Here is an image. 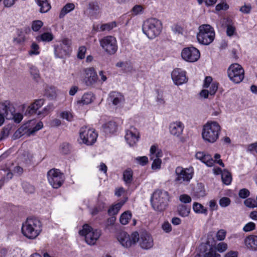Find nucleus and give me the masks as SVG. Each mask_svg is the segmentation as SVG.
<instances>
[{"instance_id":"obj_1","label":"nucleus","mask_w":257,"mask_h":257,"mask_svg":"<svg viewBox=\"0 0 257 257\" xmlns=\"http://www.w3.org/2000/svg\"><path fill=\"white\" fill-rule=\"evenodd\" d=\"M23 234L31 239L36 238L42 230L41 221L36 217H29L23 223L22 228Z\"/></svg>"},{"instance_id":"obj_2","label":"nucleus","mask_w":257,"mask_h":257,"mask_svg":"<svg viewBox=\"0 0 257 257\" xmlns=\"http://www.w3.org/2000/svg\"><path fill=\"white\" fill-rule=\"evenodd\" d=\"M142 30L149 39H153L161 33L162 23L156 18H150L144 22Z\"/></svg>"},{"instance_id":"obj_3","label":"nucleus","mask_w":257,"mask_h":257,"mask_svg":"<svg viewBox=\"0 0 257 257\" xmlns=\"http://www.w3.org/2000/svg\"><path fill=\"white\" fill-rule=\"evenodd\" d=\"M221 127L216 121H208L204 125L202 136L205 142L213 143L219 138Z\"/></svg>"},{"instance_id":"obj_4","label":"nucleus","mask_w":257,"mask_h":257,"mask_svg":"<svg viewBox=\"0 0 257 257\" xmlns=\"http://www.w3.org/2000/svg\"><path fill=\"white\" fill-rule=\"evenodd\" d=\"M169 200V193L162 190H156L153 193L151 198L152 207L155 210L158 211L164 210L168 205Z\"/></svg>"},{"instance_id":"obj_5","label":"nucleus","mask_w":257,"mask_h":257,"mask_svg":"<svg viewBox=\"0 0 257 257\" xmlns=\"http://www.w3.org/2000/svg\"><path fill=\"white\" fill-rule=\"evenodd\" d=\"M35 123L36 121L34 119H32L29 120L26 123L22 125L14 133V137L15 139H19L24 135H26L28 137L30 136L43 127V124L42 121H39L34 126Z\"/></svg>"},{"instance_id":"obj_6","label":"nucleus","mask_w":257,"mask_h":257,"mask_svg":"<svg viewBox=\"0 0 257 257\" xmlns=\"http://www.w3.org/2000/svg\"><path fill=\"white\" fill-rule=\"evenodd\" d=\"M199 32L197 34V39L199 43L204 45H208L211 43L215 38L214 29L208 24L200 25L198 28Z\"/></svg>"},{"instance_id":"obj_7","label":"nucleus","mask_w":257,"mask_h":257,"mask_svg":"<svg viewBox=\"0 0 257 257\" xmlns=\"http://www.w3.org/2000/svg\"><path fill=\"white\" fill-rule=\"evenodd\" d=\"M194 174L193 169L177 167L175 171V182L177 184H187L192 179Z\"/></svg>"},{"instance_id":"obj_8","label":"nucleus","mask_w":257,"mask_h":257,"mask_svg":"<svg viewBox=\"0 0 257 257\" xmlns=\"http://www.w3.org/2000/svg\"><path fill=\"white\" fill-rule=\"evenodd\" d=\"M80 235L85 236L86 242L89 245H94L101 235V231L98 229H93L90 226L85 224L82 229L79 231Z\"/></svg>"},{"instance_id":"obj_9","label":"nucleus","mask_w":257,"mask_h":257,"mask_svg":"<svg viewBox=\"0 0 257 257\" xmlns=\"http://www.w3.org/2000/svg\"><path fill=\"white\" fill-rule=\"evenodd\" d=\"M227 73L230 80L236 84L241 82L244 77V71L237 63L231 64L228 68Z\"/></svg>"},{"instance_id":"obj_10","label":"nucleus","mask_w":257,"mask_h":257,"mask_svg":"<svg viewBox=\"0 0 257 257\" xmlns=\"http://www.w3.org/2000/svg\"><path fill=\"white\" fill-rule=\"evenodd\" d=\"M100 45L103 51L110 55H114L117 51V41L113 36H107L100 40Z\"/></svg>"},{"instance_id":"obj_11","label":"nucleus","mask_w":257,"mask_h":257,"mask_svg":"<svg viewBox=\"0 0 257 257\" xmlns=\"http://www.w3.org/2000/svg\"><path fill=\"white\" fill-rule=\"evenodd\" d=\"M117 240L120 243L125 247H129L133 244H136L139 239V234L135 231L132 233L130 236L126 232L120 231L118 233Z\"/></svg>"},{"instance_id":"obj_12","label":"nucleus","mask_w":257,"mask_h":257,"mask_svg":"<svg viewBox=\"0 0 257 257\" xmlns=\"http://www.w3.org/2000/svg\"><path fill=\"white\" fill-rule=\"evenodd\" d=\"M48 180L54 188H58L64 183L65 177L62 173L58 169H53L47 173Z\"/></svg>"},{"instance_id":"obj_13","label":"nucleus","mask_w":257,"mask_h":257,"mask_svg":"<svg viewBox=\"0 0 257 257\" xmlns=\"http://www.w3.org/2000/svg\"><path fill=\"white\" fill-rule=\"evenodd\" d=\"M80 137L84 144L92 145L96 142L97 134L93 129L82 127L80 130Z\"/></svg>"},{"instance_id":"obj_14","label":"nucleus","mask_w":257,"mask_h":257,"mask_svg":"<svg viewBox=\"0 0 257 257\" xmlns=\"http://www.w3.org/2000/svg\"><path fill=\"white\" fill-rule=\"evenodd\" d=\"M182 58L186 61L194 62L198 60L200 54L199 51L194 47L184 48L181 52Z\"/></svg>"},{"instance_id":"obj_15","label":"nucleus","mask_w":257,"mask_h":257,"mask_svg":"<svg viewBox=\"0 0 257 257\" xmlns=\"http://www.w3.org/2000/svg\"><path fill=\"white\" fill-rule=\"evenodd\" d=\"M83 82L87 86H92L98 80V76L93 67H89L84 69Z\"/></svg>"},{"instance_id":"obj_16","label":"nucleus","mask_w":257,"mask_h":257,"mask_svg":"<svg viewBox=\"0 0 257 257\" xmlns=\"http://www.w3.org/2000/svg\"><path fill=\"white\" fill-rule=\"evenodd\" d=\"M71 41L68 39H64L60 45L55 48V54L57 57L63 58L68 55L70 50Z\"/></svg>"},{"instance_id":"obj_17","label":"nucleus","mask_w":257,"mask_h":257,"mask_svg":"<svg viewBox=\"0 0 257 257\" xmlns=\"http://www.w3.org/2000/svg\"><path fill=\"white\" fill-rule=\"evenodd\" d=\"M140 246L145 249H149L154 245L153 239L150 233L146 231H142L139 234V239L138 241Z\"/></svg>"},{"instance_id":"obj_18","label":"nucleus","mask_w":257,"mask_h":257,"mask_svg":"<svg viewBox=\"0 0 257 257\" xmlns=\"http://www.w3.org/2000/svg\"><path fill=\"white\" fill-rule=\"evenodd\" d=\"M140 139V134L138 130L134 126L126 131L125 139L130 146H134Z\"/></svg>"},{"instance_id":"obj_19","label":"nucleus","mask_w":257,"mask_h":257,"mask_svg":"<svg viewBox=\"0 0 257 257\" xmlns=\"http://www.w3.org/2000/svg\"><path fill=\"white\" fill-rule=\"evenodd\" d=\"M15 112V108L14 104L9 100L0 103V113L7 119H11L13 114Z\"/></svg>"},{"instance_id":"obj_20","label":"nucleus","mask_w":257,"mask_h":257,"mask_svg":"<svg viewBox=\"0 0 257 257\" xmlns=\"http://www.w3.org/2000/svg\"><path fill=\"white\" fill-rule=\"evenodd\" d=\"M172 79L177 85H182L188 81L186 72L180 68L174 69L171 73Z\"/></svg>"},{"instance_id":"obj_21","label":"nucleus","mask_w":257,"mask_h":257,"mask_svg":"<svg viewBox=\"0 0 257 257\" xmlns=\"http://www.w3.org/2000/svg\"><path fill=\"white\" fill-rule=\"evenodd\" d=\"M108 101L115 106H119L124 102V98L122 94L116 91H111L109 94Z\"/></svg>"},{"instance_id":"obj_22","label":"nucleus","mask_w":257,"mask_h":257,"mask_svg":"<svg viewBox=\"0 0 257 257\" xmlns=\"http://www.w3.org/2000/svg\"><path fill=\"white\" fill-rule=\"evenodd\" d=\"M184 125L180 121L171 122L169 125V131L171 135L176 137H179L182 134Z\"/></svg>"},{"instance_id":"obj_23","label":"nucleus","mask_w":257,"mask_h":257,"mask_svg":"<svg viewBox=\"0 0 257 257\" xmlns=\"http://www.w3.org/2000/svg\"><path fill=\"white\" fill-rule=\"evenodd\" d=\"M45 99L43 98H40L35 100L26 110V114L32 115L36 114L37 111L44 104Z\"/></svg>"},{"instance_id":"obj_24","label":"nucleus","mask_w":257,"mask_h":257,"mask_svg":"<svg viewBox=\"0 0 257 257\" xmlns=\"http://www.w3.org/2000/svg\"><path fill=\"white\" fill-rule=\"evenodd\" d=\"M195 157L197 159L200 160L208 167H212L214 161L211 155L205 154L203 152H198L196 153Z\"/></svg>"},{"instance_id":"obj_25","label":"nucleus","mask_w":257,"mask_h":257,"mask_svg":"<svg viewBox=\"0 0 257 257\" xmlns=\"http://www.w3.org/2000/svg\"><path fill=\"white\" fill-rule=\"evenodd\" d=\"M244 244L247 248L257 251V236L250 235L247 236L244 239Z\"/></svg>"},{"instance_id":"obj_26","label":"nucleus","mask_w":257,"mask_h":257,"mask_svg":"<svg viewBox=\"0 0 257 257\" xmlns=\"http://www.w3.org/2000/svg\"><path fill=\"white\" fill-rule=\"evenodd\" d=\"M104 132L106 134H113L117 130V125L115 122L109 121L102 125Z\"/></svg>"},{"instance_id":"obj_27","label":"nucleus","mask_w":257,"mask_h":257,"mask_svg":"<svg viewBox=\"0 0 257 257\" xmlns=\"http://www.w3.org/2000/svg\"><path fill=\"white\" fill-rule=\"evenodd\" d=\"M37 5L40 7V12L45 13L50 11L51 8L50 3L48 0H36Z\"/></svg>"},{"instance_id":"obj_28","label":"nucleus","mask_w":257,"mask_h":257,"mask_svg":"<svg viewBox=\"0 0 257 257\" xmlns=\"http://www.w3.org/2000/svg\"><path fill=\"white\" fill-rule=\"evenodd\" d=\"M88 9L89 10V14L91 16H96L100 11V7L96 1L90 2L88 4Z\"/></svg>"},{"instance_id":"obj_29","label":"nucleus","mask_w":257,"mask_h":257,"mask_svg":"<svg viewBox=\"0 0 257 257\" xmlns=\"http://www.w3.org/2000/svg\"><path fill=\"white\" fill-rule=\"evenodd\" d=\"M190 207L187 205L180 204L177 207L178 214L182 217L188 216L190 212Z\"/></svg>"},{"instance_id":"obj_30","label":"nucleus","mask_w":257,"mask_h":257,"mask_svg":"<svg viewBox=\"0 0 257 257\" xmlns=\"http://www.w3.org/2000/svg\"><path fill=\"white\" fill-rule=\"evenodd\" d=\"M75 8V5L73 3L67 4L61 10L59 14V18H63L67 14L73 11Z\"/></svg>"},{"instance_id":"obj_31","label":"nucleus","mask_w":257,"mask_h":257,"mask_svg":"<svg viewBox=\"0 0 257 257\" xmlns=\"http://www.w3.org/2000/svg\"><path fill=\"white\" fill-rule=\"evenodd\" d=\"M93 95L91 93H86L82 96L81 99L77 101V103L82 105H87L92 101Z\"/></svg>"},{"instance_id":"obj_32","label":"nucleus","mask_w":257,"mask_h":257,"mask_svg":"<svg viewBox=\"0 0 257 257\" xmlns=\"http://www.w3.org/2000/svg\"><path fill=\"white\" fill-rule=\"evenodd\" d=\"M125 201H120L116 204L112 205L111 206L108 210V212L110 215H114L118 212L119 210L122 206V205L124 204Z\"/></svg>"},{"instance_id":"obj_33","label":"nucleus","mask_w":257,"mask_h":257,"mask_svg":"<svg viewBox=\"0 0 257 257\" xmlns=\"http://www.w3.org/2000/svg\"><path fill=\"white\" fill-rule=\"evenodd\" d=\"M133 172L131 169H126L123 173V179L127 184H130L133 181Z\"/></svg>"},{"instance_id":"obj_34","label":"nucleus","mask_w":257,"mask_h":257,"mask_svg":"<svg viewBox=\"0 0 257 257\" xmlns=\"http://www.w3.org/2000/svg\"><path fill=\"white\" fill-rule=\"evenodd\" d=\"M222 182L225 185H229L232 181L231 173L226 170H223L221 175Z\"/></svg>"},{"instance_id":"obj_35","label":"nucleus","mask_w":257,"mask_h":257,"mask_svg":"<svg viewBox=\"0 0 257 257\" xmlns=\"http://www.w3.org/2000/svg\"><path fill=\"white\" fill-rule=\"evenodd\" d=\"M192 208L194 211L197 213L207 214V210L200 203L194 202Z\"/></svg>"},{"instance_id":"obj_36","label":"nucleus","mask_w":257,"mask_h":257,"mask_svg":"<svg viewBox=\"0 0 257 257\" xmlns=\"http://www.w3.org/2000/svg\"><path fill=\"white\" fill-rule=\"evenodd\" d=\"M132 217V213L130 211H126L123 212L120 217V222L123 224L125 225L128 223L129 220Z\"/></svg>"},{"instance_id":"obj_37","label":"nucleus","mask_w":257,"mask_h":257,"mask_svg":"<svg viewBox=\"0 0 257 257\" xmlns=\"http://www.w3.org/2000/svg\"><path fill=\"white\" fill-rule=\"evenodd\" d=\"M46 95L51 99H55L57 96V89L54 87H50L46 89Z\"/></svg>"},{"instance_id":"obj_38","label":"nucleus","mask_w":257,"mask_h":257,"mask_svg":"<svg viewBox=\"0 0 257 257\" xmlns=\"http://www.w3.org/2000/svg\"><path fill=\"white\" fill-rule=\"evenodd\" d=\"M116 27V23L115 22L104 24L100 26V31H109Z\"/></svg>"},{"instance_id":"obj_39","label":"nucleus","mask_w":257,"mask_h":257,"mask_svg":"<svg viewBox=\"0 0 257 257\" xmlns=\"http://www.w3.org/2000/svg\"><path fill=\"white\" fill-rule=\"evenodd\" d=\"M60 116L63 119H66L68 121H71L73 119V115L72 113L68 111H64L60 113Z\"/></svg>"},{"instance_id":"obj_40","label":"nucleus","mask_w":257,"mask_h":257,"mask_svg":"<svg viewBox=\"0 0 257 257\" xmlns=\"http://www.w3.org/2000/svg\"><path fill=\"white\" fill-rule=\"evenodd\" d=\"M23 188L25 192L29 194H32L34 192V187L28 182H23L22 183Z\"/></svg>"},{"instance_id":"obj_41","label":"nucleus","mask_w":257,"mask_h":257,"mask_svg":"<svg viewBox=\"0 0 257 257\" xmlns=\"http://www.w3.org/2000/svg\"><path fill=\"white\" fill-rule=\"evenodd\" d=\"M39 53V46L36 43H33L31 46V50L29 52V55H38Z\"/></svg>"},{"instance_id":"obj_42","label":"nucleus","mask_w":257,"mask_h":257,"mask_svg":"<svg viewBox=\"0 0 257 257\" xmlns=\"http://www.w3.org/2000/svg\"><path fill=\"white\" fill-rule=\"evenodd\" d=\"M43 25V23L40 20H36L33 22L32 29L35 32L38 31Z\"/></svg>"},{"instance_id":"obj_43","label":"nucleus","mask_w":257,"mask_h":257,"mask_svg":"<svg viewBox=\"0 0 257 257\" xmlns=\"http://www.w3.org/2000/svg\"><path fill=\"white\" fill-rule=\"evenodd\" d=\"M193 194L197 198H200L204 197L205 195V191L203 188L199 187L198 188H196L194 190Z\"/></svg>"},{"instance_id":"obj_44","label":"nucleus","mask_w":257,"mask_h":257,"mask_svg":"<svg viewBox=\"0 0 257 257\" xmlns=\"http://www.w3.org/2000/svg\"><path fill=\"white\" fill-rule=\"evenodd\" d=\"M230 199L227 197H223L220 199L219 203L221 207H226L229 206L230 204Z\"/></svg>"},{"instance_id":"obj_45","label":"nucleus","mask_w":257,"mask_h":257,"mask_svg":"<svg viewBox=\"0 0 257 257\" xmlns=\"http://www.w3.org/2000/svg\"><path fill=\"white\" fill-rule=\"evenodd\" d=\"M132 12L134 15L142 14L144 12V8L141 5H136L133 8Z\"/></svg>"},{"instance_id":"obj_46","label":"nucleus","mask_w":257,"mask_h":257,"mask_svg":"<svg viewBox=\"0 0 257 257\" xmlns=\"http://www.w3.org/2000/svg\"><path fill=\"white\" fill-rule=\"evenodd\" d=\"M60 151L64 154H68L70 151V146L68 143H64L60 146Z\"/></svg>"},{"instance_id":"obj_47","label":"nucleus","mask_w":257,"mask_h":257,"mask_svg":"<svg viewBox=\"0 0 257 257\" xmlns=\"http://www.w3.org/2000/svg\"><path fill=\"white\" fill-rule=\"evenodd\" d=\"M227 244L223 242H219L215 246V249L220 252H223L227 250Z\"/></svg>"},{"instance_id":"obj_48","label":"nucleus","mask_w":257,"mask_h":257,"mask_svg":"<svg viewBox=\"0 0 257 257\" xmlns=\"http://www.w3.org/2000/svg\"><path fill=\"white\" fill-rule=\"evenodd\" d=\"M255 229V224L252 222H249L246 223L243 227V230L244 232H249Z\"/></svg>"},{"instance_id":"obj_49","label":"nucleus","mask_w":257,"mask_h":257,"mask_svg":"<svg viewBox=\"0 0 257 257\" xmlns=\"http://www.w3.org/2000/svg\"><path fill=\"white\" fill-rule=\"evenodd\" d=\"M40 38H41V40L42 41L49 42L53 40V36L51 33L46 32V33H44L42 34L41 35Z\"/></svg>"},{"instance_id":"obj_50","label":"nucleus","mask_w":257,"mask_h":257,"mask_svg":"<svg viewBox=\"0 0 257 257\" xmlns=\"http://www.w3.org/2000/svg\"><path fill=\"white\" fill-rule=\"evenodd\" d=\"M179 200L185 204L189 203L191 202L192 199L191 197L186 194H182L179 196Z\"/></svg>"},{"instance_id":"obj_51","label":"nucleus","mask_w":257,"mask_h":257,"mask_svg":"<svg viewBox=\"0 0 257 257\" xmlns=\"http://www.w3.org/2000/svg\"><path fill=\"white\" fill-rule=\"evenodd\" d=\"M154 161L152 164V168L153 170L159 169L161 168L162 161L160 158H154Z\"/></svg>"},{"instance_id":"obj_52","label":"nucleus","mask_w":257,"mask_h":257,"mask_svg":"<svg viewBox=\"0 0 257 257\" xmlns=\"http://www.w3.org/2000/svg\"><path fill=\"white\" fill-rule=\"evenodd\" d=\"M235 31V27L230 23L228 24L226 26V34L229 37H231L233 35Z\"/></svg>"},{"instance_id":"obj_53","label":"nucleus","mask_w":257,"mask_h":257,"mask_svg":"<svg viewBox=\"0 0 257 257\" xmlns=\"http://www.w3.org/2000/svg\"><path fill=\"white\" fill-rule=\"evenodd\" d=\"M228 8V5L224 1H223L220 3L216 5L215 9L217 11H220L221 10H226Z\"/></svg>"},{"instance_id":"obj_54","label":"nucleus","mask_w":257,"mask_h":257,"mask_svg":"<svg viewBox=\"0 0 257 257\" xmlns=\"http://www.w3.org/2000/svg\"><path fill=\"white\" fill-rule=\"evenodd\" d=\"M250 192L249 190L246 188H243L239 190L238 195L241 198H246L249 196Z\"/></svg>"},{"instance_id":"obj_55","label":"nucleus","mask_w":257,"mask_h":257,"mask_svg":"<svg viewBox=\"0 0 257 257\" xmlns=\"http://www.w3.org/2000/svg\"><path fill=\"white\" fill-rule=\"evenodd\" d=\"M226 231L224 229H220L216 233V237L218 240H223L225 238Z\"/></svg>"},{"instance_id":"obj_56","label":"nucleus","mask_w":257,"mask_h":257,"mask_svg":"<svg viewBox=\"0 0 257 257\" xmlns=\"http://www.w3.org/2000/svg\"><path fill=\"white\" fill-rule=\"evenodd\" d=\"M135 160L142 166H145L148 162V159L146 156L137 157Z\"/></svg>"},{"instance_id":"obj_57","label":"nucleus","mask_w":257,"mask_h":257,"mask_svg":"<svg viewBox=\"0 0 257 257\" xmlns=\"http://www.w3.org/2000/svg\"><path fill=\"white\" fill-rule=\"evenodd\" d=\"M13 116L11 119L14 120L16 123H19L23 119V115L21 113H15L13 114Z\"/></svg>"},{"instance_id":"obj_58","label":"nucleus","mask_w":257,"mask_h":257,"mask_svg":"<svg viewBox=\"0 0 257 257\" xmlns=\"http://www.w3.org/2000/svg\"><path fill=\"white\" fill-rule=\"evenodd\" d=\"M86 51V48L84 46H81L79 48L77 56L80 59H82L85 57V54Z\"/></svg>"},{"instance_id":"obj_59","label":"nucleus","mask_w":257,"mask_h":257,"mask_svg":"<svg viewBox=\"0 0 257 257\" xmlns=\"http://www.w3.org/2000/svg\"><path fill=\"white\" fill-rule=\"evenodd\" d=\"M218 87V83L217 82H212L211 84V86L210 87V90L209 91V94L211 95H213L217 91Z\"/></svg>"},{"instance_id":"obj_60","label":"nucleus","mask_w":257,"mask_h":257,"mask_svg":"<svg viewBox=\"0 0 257 257\" xmlns=\"http://www.w3.org/2000/svg\"><path fill=\"white\" fill-rule=\"evenodd\" d=\"M244 204L247 207L253 208L255 206V201L251 198H248L244 200Z\"/></svg>"},{"instance_id":"obj_61","label":"nucleus","mask_w":257,"mask_h":257,"mask_svg":"<svg viewBox=\"0 0 257 257\" xmlns=\"http://www.w3.org/2000/svg\"><path fill=\"white\" fill-rule=\"evenodd\" d=\"M10 130L8 128H4L0 134V141L8 137Z\"/></svg>"},{"instance_id":"obj_62","label":"nucleus","mask_w":257,"mask_h":257,"mask_svg":"<svg viewBox=\"0 0 257 257\" xmlns=\"http://www.w3.org/2000/svg\"><path fill=\"white\" fill-rule=\"evenodd\" d=\"M204 257H220L219 254L216 253L215 251L212 249H210L209 252H206Z\"/></svg>"},{"instance_id":"obj_63","label":"nucleus","mask_w":257,"mask_h":257,"mask_svg":"<svg viewBox=\"0 0 257 257\" xmlns=\"http://www.w3.org/2000/svg\"><path fill=\"white\" fill-rule=\"evenodd\" d=\"M30 73L32 75L35 79H37L39 77V70L35 67H32L30 68Z\"/></svg>"},{"instance_id":"obj_64","label":"nucleus","mask_w":257,"mask_h":257,"mask_svg":"<svg viewBox=\"0 0 257 257\" xmlns=\"http://www.w3.org/2000/svg\"><path fill=\"white\" fill-rule=\"evenodd\" d=\"M162 229L166 232H169L172 230L171 225L168 222H164L162 225Z\"/></svg>"}]
</instances>
